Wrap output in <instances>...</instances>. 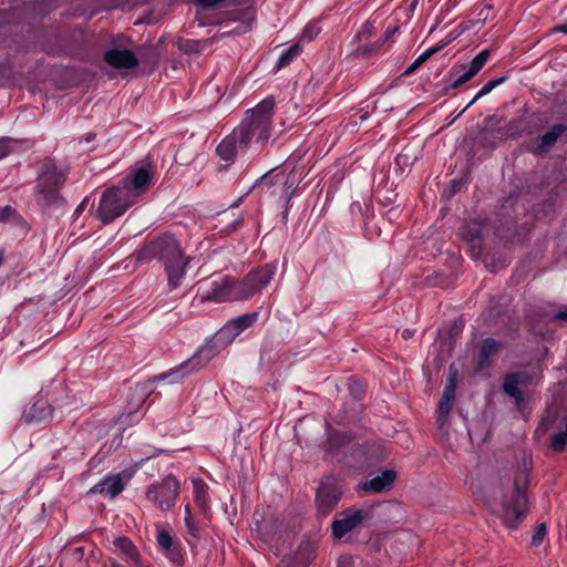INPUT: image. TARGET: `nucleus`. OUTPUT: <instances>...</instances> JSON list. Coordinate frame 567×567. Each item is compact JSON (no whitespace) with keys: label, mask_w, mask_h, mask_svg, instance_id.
Wrapping results in <instances>:
<instances>
[{"label":"nucleus","mask_w":567,"mask_h":567,"mask_svg":"<svg viewBox=\"0 0 567 567\" xmlns=\"http://www.w3.org/2000/svg\"><path fill=\"white\" fill-rule=\"evenodd\" d=\"M113 553L120 556L130 567H153V565L146 561L138 548L126 536H117L112 540Z\"/></svg>","instance_id":"obj_12"},{"label":"nucleus","mask_w":567,"mask_h":567,"mask_svg":"<svg viewBox=\"0 0 567 567\" xmlns=\"http://www.w3.org/2000/svg\"><path fill=\"white\" fill-rule=\"evenodd\" d=\"M546 532H547V527L544 523L537 525L533 533V536H532V545L535 547L539 546L542 544V542L544 540Z\"/></svg>","instance_id":"obj_36"},{"label":"nucleus","mask_w":567,"mask_h":567,"mask_svg":"<svg viewBox=\"0 0 567 567\" xmlns=\"http://www.w3.org/2000/svg\"><path fill=\"white\" fill-rule=\"evenodd\" d=\"M156 542L159 550L173 567H184L186 551L179 539L174 538L167 529L162 528L157 530Z\"/></svg>","instance_id":"obj_11"},{"label":"nucleus","mask_w":567,"mask_h":567,"mask_svg":"<svg viewBox=\"0 0 567 567\" xmlns=\"http://www.w3.org/2000/svg\"><path fill=\"white\" fill-rule=\"evenodd\" d=\"M299 51H300V47L298 44L290 47L280 56L279 62H278V69L287 66L293 60V58L298 55Z\"/></svg>","instance_id":"obj_34"},{"label":"nucleus","mask_w":567,"mask_h":567,"mask_svg":"<svg viewBox=\"0 0 567 567\" xmlns=\"http://www.w3.org/2000/svg\"><path fill=\"white\" fill-rule=\"evenodd\" d=\"M482 225L478 221H472L463 230V237L471 244L472 256H478L481 252Z\"/></svg>","instance_id":"obj_23"},{"label":"nucleus","mask_w":567,"mask_h":567,"mask_svg":"<svg viewBox=\"0 0 567 567\" xmlns=\"http://www.w3.org/2000/svg\"><path fill=\"white\" fill-rule=\"evenodd\" d=\"M161 455L168 456L167 454H165L164 451H159L157 454H152V455L147 456L146 461L150 460L151 457H156V456H161Z\"/></svg>","instance_id":"obj_49"},{"label":"nucleus","mask_w":567,"mask_h":567,"mask_svg":"<svg viewBox=\"0 0 567 567\" xmlns=\"http://www.w3.org/2000/svg\"><path fill=\"white\" fill-rule=\"evenodd\" d=\"M215 352L212 348H203L198 353H196L193 358H190L187 362L179 365L176 370L172 371L169 374H163L156 377L155 380H164L167 377H174L175 381L183 379L186 374L192 371L198 370L203 368L213 357Z\"/></svg>","instance_id":"obj_14"},{"label":"nucleus","mask_w":567,"mask_h":567,"mask_svg":"<svg viewBox=\"0 0 567 567\" xmlns=\"http://www.w3.org/2000/svg\"><path fill=\"white\" fill-rule=\"evenodd\" d=\"M51 414V409L45 402H37L34 403L29 412L27 413V417L29 420H43Z\"/></svg>","instance_id":"obj_28"},{"label":"nucleus","mask_w":567,"mask_h":567,"mask_svg":"<svg viewBox=\"0 0 567 567\" xmlns=\"http://www.w3.org/2000/svg\"><path fill=\"white\" fill-rule=\"evenodd\" d=\"M477 73L474 72L471 68L464 73L462 74L457 80L454 81V83L452 84L453 87H458L461 86L462 84L466 83L467 81H470L473 76H475Z\"/></svg>","instance_id":"obj_40"},{"label":"nucleus","mask_w":567,"mask_h":567,"mask_svg":"<svg viewBox=\"0 0 567 567\" xmlns=\"http://www.w3.org/2000/svg\"><path fill=\"white\" fill-rule=\"evenodd\" d=\"M498 84V81H491L488 82L487 84H485L483 86V89L476 94V96L474 97V100L471 102V104L476 101L477 99H480L481 96L489 93L496 85Z\"/></svg>","instance_id":"obj_42"},{"label":"nucleus","mask_w":567,"mask_h":567,"mask_svg":"<svg viewBox=\"0 0 567 567\" xmlns=\"http://www.w3.org/2000/svg\"><path fill=\"white\" fill-rule=\"evenodd\" d=\"M529 377L523 372L509 373L505 377L503 389L504 392L513 398L516 405H520L524 401L522 388L529 384Z\"/></svg>","instance_id":"obj_16"},{"label":"nucleus","mask_w":567,"mask_h":567,"mask_svg":"<svg viewBox=\"0 0 567 567\" xmlns=\"http://www.w3.org/2000/svg\"><path fill=\"white\" fill-rule=\"evenodd\" d=\"M488 55H489V51L488 50H484L482 52H480L471 62V65L470 68L478 73V71L484 66L485 62L487 61L488 59Z\"/></svg>","instance_id":"obj_35"},{"label":"nucleus","mask_w":567,"mask_h":567,"mask_svg":"<svg viewBox=\"0 0 567 567\" xmlns=\"http://www.w3.org/2000/svg\"><path fill=\"white\" fill-rule=\"evenodd\" d=\"M249 29H250V23L244 22L240 25H238L237 28H235L234 30H231L230 32H234L236 34H240V33L247 32Z\"/></svg>","instance_id":"obj_44"},{"label":"nucleus","mask_w":567,"mask_h":567,"mask_svg":"<svg viewBox=\"0 0 567 567\" xmlns=\"http://www.w3.org/2000/svg\"><path fill=\"white\" fill-rule=\"evenodd\" d=\"M391 33L386 32L383 39H380L371 44L362 45L357 49V55L369 56L378 52L383 43L390 38Z\"/></svg>","instance_id":"obj_30"},{"label":"nucleus","mask_w":567,"mask_h":567,"mask_svg":"<svg viewBox=\"0 0 567 567\" xmlns=\"http://www.w3.org/2000/svg\"><path fill=\"white\" fill-rule=\"evenodd\" d=\"M107 64L116 69H132L138 65V60L130 50H110L104 54Z\"/></svg>","instance_id":"obj_19"},{"label":"nucleus","mask_w":567,"mask_h":567,"mask_svg":"<svg viewBox=\"0 0 567 567\" xmlns=\"http://www.w3.org/2000/svg\"><path fill=\"white\" fill-rule=\"evenodd\" d=\"M241 148L239 145V135L236 134V128L233 134L221 141L217 147V153L224 161H233L237 150Z\"/></svg>","instance_id":"obj_22"},{"label":"nucleus","mask_w":567,"mask_h":567,"mask_svg":"<svg viewBox=\"0 0 567 567\" xmlns=\"http://www.w3.org/2000/svg\"><path fill=\"white\" fill-rule=\"evenodd\" d=\"M64 182L63 173L58 172L50 164L45 165L37 185L39 202L44 205L55 203L59 199V189Z\"/></svg>","instance_id":"obj_8"},{"label":"nucleus","mask_w":567,"mask_h":567,"mask_svg":"<svg viewBox=\"0 0 567 567\" xmlns=\"http://www.w3.org/2000/svg\"><path fill=\"white\" fill-rule=\"evenodd\" d=\"M276 272V266L271 264L264 265L251 270L244 279L245 289L251 298L255 293L259 292L272 279Z\"/></svg>","instance_id":"obj_13"},{"label":"nucleus","mask_w":567,"mask_h":567,"mask_svg":"<svg viewBox=\"0 0 567 567\" xmlns=\"http://www.w3.org/2000/svg\"><path fill=\"white\" fill-rule=\"evenodd\" d=\"M87 202H89V199H87V198H84V199L82 200V203H81V204L76 207V209H75V214H76V215H81V214L84 212V209H85V207H86V205H87Z\"/></svg>","instance_id":"obj_46"},{"label":"nucleus","mask_w":567,"mask_h":567,"mask_svg":"<svg viewBox=\"0 0 567 567\" xmlns=\"http://www.w3.org/2000/svg\"><path fill=\"white\" fill-rule=\"evenodd\" d=\"M258 313H247L244 316L238 317L237 319L230 321L228 324H226L219 332L221 337H228L231 334V337L238 336L241 331L247 329L248 327L252 326L255 321L257 320Z\"/></svg>","instance_id":"obj_20"},{"label":"nucleus","mask_w":567,"mask_h":567,"mask_svg":"<svg viewBox=\"0 0 567 567\" xmlns=\"http://www.w3.org/2000/svg\"><path fill=\"white\" fill-rule=\"evenodd\" d=\"M409 334H410V332H409L408 330H405V331L403 332V337H404V338H408V337H409Z\"/></svg>","instance_id":"obj_50"},{"label":"nucleus","mask_w":567,"mask_h":567,"mask_svg":"<svg viewBox=\"0 0 567 567\" xmlns=\"http://www.w3.org/2000/svg\"><path fill=\"white\" fill-rule=\"evenodd\" d=\"M351 560V557H348V556H344V557H341L339 560H338V566L339 567H349V563Z\"/></svg>","instance_id":"obj_47"},{"label":"nucleus","mask_w":567,"mask_h":567,"mask_svg":"<svg viewBox=\"0 0 567 567\" xmlns=\"http://www.w3.org/2000/svg\"><path fill=\"white\" fill-rule=\"evenodd\" d=\"M3 261V258H2V255L0 254V265L2 264Z\"/></svg>","instance_id":"obj_51"},{"label":"nucleus","mask_w":567,"mask_h":567,"mask_svg":"<svg viewBox=\"0 0 567 567\" xmlns=\"http://www.w3.org/2000/svg\"><path fill=\"white\" fill-rule=\"evenodd\" d=\"M550 446L556 452L567 450V420L565 431L553 435Z\"/></svg>","instance_id":"obj_32"},{"label":"nucleus","mask_w":567,"mask_h":567,"mask_svg":"<svg viewBox=\"0 0 567 567\" xmlns=\"http://www.w3.org/2000/svg\"><path fill=\"white\" fill-rule=\"evenodd\" d=\"M274 105L272 100L266 99L256 107L247 111L246 117L236 128L240 147H247L250 144H262L269 138Z\"/></svg>","instance_id":"obj_3"},{"label":"nucleus","mask_w":567,"mask_h":567,"mask_svg":"<svg viewBox=\"0 0 567 567\" xmlns=\"http://www.w3.org/2000/svg\"><path fill=\"white\" fill-rule=\"evenodd\" d=\"M205 41H186L182 48L186 52H199L205 48Z\"/></svg>","instance_id":"obj_39"},{"label":"nucleus","mask_w":567,"mask_h":567,"mask_svg":"<svg viewBox=\"0 0 567 567\" xmlns=\"http://www.w3.org/2000/svg\"><path fill=\"white\" fill-rule=\"evenodd\" d=\"M17 143L8 137L0 140V159L11 153Z\"/></svg>","instance_id":"obj_37"},{"label":"nucleus","mask_w":567,"mask_h":567,"mask_svg":"<svg viewBox=\"0 0 567 567\" xmlns=\"http://www.w3.org/2000/svg\"><path fill=\"white\" fill-rule=\"evenodd\" d=\"M375 32V29L372 23L365 22L361 30L358 32L357 38L359 41L368 40L370 39Z\"/></svg>","instance_id":"obj_38"},{"label":"nucleus","mask_w":567,"mask_h":567,"mask_svg":"<svg viewBox=\"0 0 567 567\" xmlns=\"http://www.w3.org/2000/svg\"><path fill=\"white\" fill-rule=\"evenodd\" d=\"M396 480V472L394 470H383L380 474L370 480L361 482L357 491L358 493L379 494L391 489Z\"/></svg>","instance_id":"obj_15"},{"label":"nucleus","mask_w":567,"mask_h":567,"mask_svg":"<svg viewBox=\"0 0 567 567\" xmlns=\"http://www.w3.org/2000/svg\"><path fill=\"white\" fill-rule=\"evenodd\" d=\"M553 318L561 322H567V305L561 310L557 311Z\"/></svg>","instance_id":"obj_43"},{"label":"nucleus","mask_w":567,"mask_h":567,"mask_svg":"<svg viewBox=\"0 0 567 567\" xmlns=\"http://www.w3.org/2000/svg\"><path fill=\"white\" fill-rule=\"evenodd\" d=\"M559 141H567V123H557L543 135L532 138L526 143V150L534 155L544 156Z\"/></svg>","instance_id":"obj_9"},{"label":"nucleus","mask_w":567,"mask_h":567,"mask_svg":"<svg viewBox=\"0 0 567 567\" xmlns=\"http://www.w3.org/2000/svg\"><path fill=\"white\" fill-rule=\"evenodd\" d=\"M179 494V482L173 475H167L162 482L153 483L146 491L147 501L163 512L171 511Z\"/></svg>","instance_id":"obj_7"},{"label":"nucleus","mask_w":567,"mask_h":567,"mask_svg":"<svg viewBox=\"0 0 567 567\" xmlns=\"http://www.w3.org/2000/svg\"><path fill=\"white\" fill-rule=\"evenodd\" d=\"M353 456L364 457L367 460H382L390 457L391 453L388 447L373 443L364 446H359L357 449V453Z\"/></svg>","instance_id":"obj_24"},{"label":"nucleus","mask_w":567,"mask_h":567,"mask_svg":"<svg viewBox=\"0 0 567 567\" xmlns=\"http://www.w3.org/2000/svg\"><path fill=\"white\" fill-rule=\"evenodd\" d=\"M16 212L11 206L0 207V221L9 220L14 216Z\"/></svg>","instance_id":"obj_41"},{"label":"nucleus","mask_w":567,"mask_h":567,"mask_svg":"<svg viewBox=\"0 0 567 567\" xmlns=\"http://www.w3.org/2000/svg\"><path fill=\"white\" fill-rule=\"evenodd\" d=\"M343 494L344 487L341 480L332 475L323 476L315 497L318 516L326 517L332 513L343 497Z\"/></svg>","instance_id":"obj_5"},{"label":"nucleus","mask_w":567,"mask_h":567,"mask_svg":"<svg viewBox=\"0 0 567 567\" xmlns=\"http://www.w3.org/2000/svg\"><path fill=\"white\" fill-rule=\"evenodd\" d=\"M347 441H348V437L344 434H341L338 432H330L328 434V439L324 443V449L327 451L337 450V449L341 447Z\"/></svg>","instance_id":"obj_31"},{"label":"nucleus","mask_w":567,"mask_h":567,"mask_svg":"<svg viewBox=\"0 0 567 567\" xmlns=\"http://www.w3.org/2000/svg\"><path fill=\"white\" fill-rule=\"evenodd\" d=\"M137 261H148L152 258H159L167 272L168 285L176 288L184 277L185 267L189 259L183 255V251L173 236L163 235L147 241L138 251L135 252Z\"/></svg>","instance_id":"obj_1"},{"label":"nucleus","mask_w":567,"mask_h":567,"mask_svg":"<svg viewBox=\"0 0 567 567\" xmlns=\"http://www.w3.org/2000/svg\"><path fill=\"white\" fill-rule=\"evenodd\" d=\"M193 486H194V501L195 503L204 508L206 506V496H207V485L205 482L200 478L193 480Z\"/></svg>","instance_id":"obj_27"},{"label":"nucleus","mask_w":567,"mask_h":567,"mask_svg":"<svg viewBox=\"0 0 567 567\" xmlns=\"http://www.w3.org/2000/svg\"><path fill=\"white\" fill-rule=\"evenodd\" d=\"M133 203L130 189L122 188L120 185L104 192L97 208V216L106 224L124 214Z\"/></svg>","instance_id":"obj_6"},{"label":"nucleus","mask_w":567,"mask_h":567,"mask_svg":"<svg viewBox=\"0 0 567 567\" xmlns=\"http://www.w3.org/2000/svg\"><path fill=\"white\" fill-rule=\"evenodd\" d=\"M230 301L249 299V293L245 289L243 280H233L229 278Z\"/></svg>","instance_id":"obj_29"},{"label":"nucleus","mask_w":567,"mask_h":567,"mask_svg":"<svg viewBox=\"0 0 567 567\" xmlns=\"http://www.w3.org/2000/svg\"><path fill=\"white\" fill-rule=\"evenodd\" d=\"M373 518L372 506H350L337 513L331 523V535L341 540L348 534L358 532L369 525Z\"/></svg>","instance_id":"obj_4"},{"label":"nucleus","mask_w":567,"mask_h":567,"mask_svg":"<svg viewBox=\"0 0 567 567\" xmlns=\"http://www.w3.org/2000/svg\"><path fill=\"white\" fill-rule=\"evenodd\" d=\"M141 463H135L134 467L131 470H124L117 474H110L106 475L101 482L95 484L91 489V494H106L111 498L116 497L118 494H121L126 484L130 482V480L133 477V475L138 470Z\"/></svg>","instance_id":"obj_10"},{"label":"nucleus","mask_w":567,"mask_h":567,"mask_svg":"<svg viewBox=\"0 0 567 567\" xmlns=\"http://www.w3.org/2000/svg\"><path fill=\"white\" fill-rule=\"evenodd\" d=\"M150 173L145 168H138L134 172L132 178H125L121 187L127 188L131 192V198L135 202L136 197H138L150 184Z\"/></svg>","instance_id":"obj_18"},{"label":"nucleus","mask_w":567,"mask_h":567,"mask_svg":"<svg viewBox=\"0 0 567 567\" xmlns=\"http://www.w3.org/2000/svg\"><path fill=\"white\" fill-rule=\"evenodd\" d=\"M103 567H124V566L122 564H120L116 559L109 558L105 560Z\"/></svg>","instance_id":"obj_45"},{"label":"nucleus","mask_w":567,"mask_h":567,"mask_svg":"<svg viewBox=\"0 0 567 567\" xmlns=\"http://www.w3.org/2000/svg\"><path fill=\"white\" fill-rule=\"evenodd\" d=\"M439 49L433 48L421 54L404 72V75H411L419 69L425 61H427Z\"/></svg>","instance_id":"obj_33"},{"label":"nucleus","mask_w":567,"mask_h":567,"mask_svg":"<svg viewBox=\"0 0 567 567\" xmlns=\"http://www.w3.org/2000/svg\"><path fill=\"white\" fill-rule=\"evenodd\" d=\"M202 300H209L215 302L230 301L229 278L225 277L220 281H215L210 291L202 296Z\"/></svg>","instance_id":"obj_21"},{"label":"nucleus","mask_w":567,"mask_h":567,"mask_svg":"<svg viewBox=\"0 0 567 567\" xmlns=\"http://www.w3.org/2000/svg\"><path fill=\"white\" fill-rule=\"evenodd\" d=\"M185 511H186L185 524H186L187 535H188L186 537V542L190 547H195L199 539V524H198V522H196L193 518V516L190 514V508L188 505L186 506Z\"/></svg>","instance_id":"obj_26"},{"label":"nucleus","mask_w":567,"mask_h":567,"mask_svg":"<svg viewBox=\"0 0 567 567\" xmlns=\"http://www.w3.org/2000/svg\"><path fill=\"white\" fill-rule=\"evenodd\" d=\"M502 344L494 339H486L484 340L480 354H478V365L480 368H484L488 364L491 358L496 355L498 351L501 350Z\"/></svg>","instance_id":"obj_25"},{"label":"nucleus","mask_w":567,"mask_h":567,"mask_svg":"<svg viewBox=\"0 0 567 567\" xmlns=\"http://www.w3.org/2000/svg\"><path fill=\"white\" fill-rule=\"evenodd\" d=\"M455 374L452 375L445 385L443 395L439 402L437 406V424L440 429H442L449 417V414L452 410L454 399H455Z\"/></svg>","instance_id":"obj_17"},{"label":"nucleus","mask_w":567,"mask_h":567,"mask_svg":"<svg viewBox=\"0 0 567 567\" xmlns=\"http://www.w3.org/2000/svg\"><path fill=\"white\" fill-rule=\"evenodd\" d=\"M533 463H517L514 477V491L501 504L499 517L503 524L511 529H516L526 517L528 511V497L526 489L529 485Z\"/></svg>","instance_id":"obj_2"},{"label":"nucleus","mask_w":567,"mask_h":567,"mask_svg":"<svg viewBox=\"0 0 567 567\" xmlns=\"http://www.w3.org/2000/svg\"><path fill=\"white\" fill-rule=\"evenodd\" d=\"M553 32H565V33H567V23L554 27L553 28Z\"/></svg>","instance_id":"obj_48"}]
</instances>
